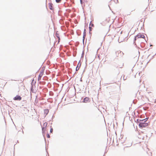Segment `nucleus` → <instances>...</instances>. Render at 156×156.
Wrapping results in <instances>:
<instances>
[{
  "instance_id": "obj_2",
  "label": "nucleus",
  "mask_w": 156,
  "mask_h": 156,
  "mask_svg": "<svg viewBox=\"0 0 156 156\" xmlns=\"http://www.w3.org/2000/svg\"><path fill=\"white\" fill-rule=\"evenodd\" d=\"M145 38V36L143 34H140V33L138 34L137 35H136L135 38V40L136 41L137 39L139 38Z\"/></svg>"
},
{
  "instance_id": "obj_11",
  "label": "nucleus",
  "mask_w": 156,
  "mask_h": 156,
  "mask_svg": "<svg viewBox=\"0 0 156 156\" xmlns=\"http://www.w3.org/2000/svg\"><path fill=\"white\" fill-rule=\"evenodd\" d=\"M61 0H56V2L57 3L60 2H61Z\"/></svg>"
},
{
  "instance_id": "obj_5",
  "label": "nucleus",
  "mask_w": 156,
  "mask_h": 156,
  "mask_svg": "<svg viewBox=\"0 0 156 156\" xmlns=\"http://www.w3.org/2000/svg\"><path fill=\"white\" fill-rule=\"evenodd\" d=\"M43 75V73L42 72H41L39 74V75L38 78V81H39L41 78V77Z\"/></svg>"
},
{
  "instance_id": "obj_17",
  "label": "nucleus",
  "mask_w": 156,
  "mask_h": 156,
  "mask_svg": "<svg viewBox=\"0 0 156 156\" xmlns=\"http://www.w3.org/2000/svg\"><path fill=\"white\" fill-rule=\"evenodd\" d=\"M59 41H60V39H59H59H58V42H59Z\"/></svg>"
},
{
  "instance_id": "obj_14",
  "label": "nucleus",
  "mask_w": 156,
  "mask_h": 156,
  "mask_svg": "<svg viewBox=\"0 0 156 156\" xmlns=\"http://www.w3.org/2000/svg\"><path fill=\"white\" fill-rule=\"evenodd\" d=\"M47 137L48 138H49L50 137V136L48 134V135H47Z\"/></svg>"
},
{
  "instance_id": "obj_13",
  "label": "nucleus",
  "mask_w": 156,
  "mask_h": 156,
  "mask_svg": "<svg viewBox=\"0 0 156 156\" xmlns=\"http://www.w3.org/2000/svg\"><path fill=\"white\" fill-rule=\"evenodd\" d=\"M53 129L52 128H51V129H50V132L52 133V132H53Z\"/></svg>"
},
{
  "instance_id": "obj_15",
  "label": "nucleus",
  "mask_w": 156,
  "mask_h": 156,
  "mask_svg": "<svg viewBox=\"0 0 156 156\" xmlns=\"http://www.w3.org/2000/svg\"><path fill=\"white\" fill-rule=\"evenodd\" d=\"M80 1L81 3V4H82V0H80Z\"/></svg>"
},
{
  "instance_id": "obj_12",
  "label": "nucleus",
  "mask_w": 156,
  "mask_h": 156,
  "mask_svg": "<svg viewBox=\"0 0 156 156\" xmlns=\"http://www.w3.org/2000/svg\"><path fill=\"white\" fill-rule=\"evenodd\" d=\"M89 30L90 32L92 30V28L90 27H89Z\"/></svg>"
},
{
  "instance_id": "obj_7",
  "label": "nucleus",
  "mask_w": 156,
  "mask_h": 156,
  "mask_svg": "<svg viewBox=\"0 0 156 156\" xmlns=\"http://www.w3.org/2000/svg\"><path fill=\"white\" fill-rule=\"evenodd\" d=\"M81 63L79 62L78 64V65H77V66L76 68V71H77L79 69L81 66Z\"/></svg>"
},
{
  "instance_id": "obj_4",
  "label": "nucleus",
  "mask_w": 156,
  "mask_h": 156,
  "mask_svg": "<svg viewBox=\"0 0 156 156\" xmlns=\"http://www.w3.org/2000/svg\"><path fill=\"white\" fill-rule=\"evenodd\" d=\"M21 99L22 98L20 96L17 95L13 99L14 100L20 101L21 100Z\"/></svg>"
},
{
  "instance_id": "obj_8",
  "label": "nucleus",
  "mask_w": 156,
  "mask_h": 156,
  "mask_svg": "<svg viewBox=\"0 0 156 156\" xmlns=\"http://www.w3.org/2000/svg\"><path fill=\"white\" fill-rule=\"evenodd\" d=\"M49 8L51 10H53V4L50 3H49Z\"/></svg>"
},
{
  "instance_id": "obj_1",
  "label": "nucleus",
  "mask_w": 156,
  "mask_h": 156,
  "mask_svg": "<svg viewBox=\"0 0 156 156\" xmlns=\"http://www.w3.org/2000/svg\"><path fill=\"white\" fill-rule=\"evenodd\" d=\"M139 126L140 127L144 128L147 126L148 124L146 122H140L139 124Z\"/></svg>"
},
{
  "instance_id": "obj_16",
  "label": "nucleus",
  "mask_w": 156,
  "mask_h": 156,
  "mask_svg": "<svg viewBox=\"0 0 156 156\" xmlns=\"http://www.w3.org/2000/svg\"><path fill=\"white\" fill-rule=\"evenodd\" d=\"M44 129V128H42V129L43 131V129Z\"/></svg>"
},
{
  "instance_id": "obj_6",
  "label": "nucleus",
  "mask_w": 156,
  "mask_h": 156,
  "mask_svg": "<svg viewBox=\"0 0 156 156\" xmlns=\"http://www.w3.org/2000/svg\"><path fill=\"white\" fill-rule=\"evenodd\" d=\"M89 98L88 97L85 98L83 100V102L84 103H87L89 101Z\"/></svg>"
},
{
  "instance_id": "obj_3",
  "label": "nucleus",
  "mask_w": 156,
  "mask_h": 156,
  "mask_svg": "<svg viewBox=\"0 0 156 156\" xmlns=\"http://www.w3.org/2000/svg\"><path fill=\"white\" fill-rule=\"evenodd\" d=\"M123 55V53L121 51H119L115 52V55L117 57H119Z\"/></svg>"
},
{
  "instance_id": "obj_10",
  "label": "nucleus",
  "mask_w": 156,
  "mask_h": 156,
  "mask_svg": "<svg viewBox=\"0 0 156 156\" xmlns=\"http://www.w3.org/2000/svg\"><path fill=\"white\" fill-rule=\"evenodd\" d=\"M90 26H91L92 27H94V24H93L91 22H90Z\"/></svg>"
},
{
  "instance_id": "obj_9",
  "label": "nucleus",
  "mask_w": 156,
  "mask_h": 156,
  "mask_svg": "<svg viewBox=\"0 0 156 156\" xmlns=\"http://www.w3.org/2000/svg\"><path fill=\"white\" fill-rule=\"evenodd\" d=\"M48 112H49V110L48 109H44V114L45 115H47L48 114Z\"/></svg>"
}]
</instances>
